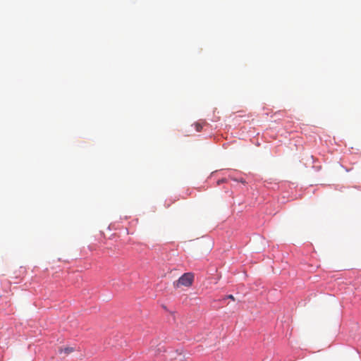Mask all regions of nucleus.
<instances>
[{
	"mask_svg": "<svg viewBox=\"0 0 361 361\" xmlns=\"http://www.w3.org/2000/svg\"><path fill=\"white\" fill-rule=\"evenodd\" d=\"M194 281V274L191 272L183 274L177 281H175L173 286L178 289L181 286L190 287Z\"/></svg>",
	"mask_w": 361,
	"mask_h": 361,
	"instance_id": "1",
	"label": "nucleus"
},
{
	"mask_svg": "<svg viewBox=\"0 0 361 361\" xmlns=\"http://www.w3.org/2000/svg\"><path fill=\"white\" fill-rule=\"evenodd\" d=\"M164 361H184L185 355L179 350L171 351L164 355ZM155 361H163L161 358H157Z\"/></svg>",
	"mask_w": 361,
	"mask_h": 361,
	"instance_id": "2",
	"label": "nucleus"
},
{
	"mask_svg": "<svg viewBox=\"0 0 361 361\" xmlns=\"http://www.w3.org/2000/svg\"><path fill=\"white\" fill-rule=\"evenodd\" d=\"M73 351H74V349H73V348H71V347H66L64 348H61L59 350L60 353H64L66 355L70 354L71 353H72Z\"/></svg>",
	"mask_w": 361,
	"mask_h": 361,
	"instance_id": "3",
	"label": "nucleus"
},
{
	"mask_svg": "<svg viewBox=\"0 0 361 361\" xmlns=\"http://www.w3.org/2000/svg\"><path fill=\"white\" fill-rule=\"evenodd\" d=\"M196 131L200 132L202 129V125L200 123H195L194 124Z\"/></svg>",
	"mask_w": 361,
	"mask_h": 361,
	"instance_id": "4",
	"label": "nucleus"
},
{
	"mask_svg": "<svg viewBox=\"0 0 361 361\" xmlns=\"http://www.w3.org/2000/svg\"><path fill=\"white\" fill-rule=\"evenodd\" d=\"M226 298H229V299H231V300H235V298L233 297V295H227V296H226Z\"/></svg>",
	"mask_w": 361,
	"mask_h": 361,
	"instance_id": "5",
	"label": "nucleus"
}]
</instances>
